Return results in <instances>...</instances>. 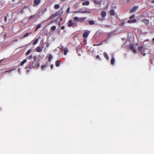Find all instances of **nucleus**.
Wrapping results in <instances>:
<instances>
[{"instance_id":"obj_1","label":"nucleus","mask_w":154,"mask_h":154,"mask_svg":"<svg viewBox=\"0 0 154 154\" xmlns=\"http://www.w3.org/2000/svg\"><path fill=\"white\" fill-rule=\"evenodd\" d=\"M86 18V17L79 18L77 17H74V19L75 21L83 22L85 20Z\"/></svg>"},{"instance_id":"obj_2","label":"nucleus","mask_w":154,"mask_h":154,"mask_svg":"<svg viewBox=\"0 0 154 154\" xmlns=\"http://www.w3.org/2000/svg\"><path fill=\"white\" fill-rule=\"evenodd\" d=\"M76 13H90L91 12L89 11H75V12Z\"/></svg>"},{"instance_id":"obj_3","label":"nucleus","mask_w":154,"mask_h":154,"mask_svg":"<svg viewBox=\"0 0 154 154\" xmlns=\"http://www.w3.org/2000/svg\"><path fill=\"white\" fill-rule=\"evenodd\" d=\"M130 48L131 50L135 53H137L135 48L132 45H130Z\"/></svg>"},{"instance_id":"obj_4","label":"nucleus","mask_w":154,"mask_h":154,"mask_svg":"<svg viewBox=\"0 0 154 154\" xmlns=\"http://www.w3.org/2000/svg\"><path fill=\"white\" fill-rule=\"evenodd\" d=\"M36 50L37 52H40L42 51V48L41 47L39 46L37 47L36 49Z\"/></svg>"},{"instance_id":"obj_5","label":"nucleus","mask_w":154,"mask_h":154,"mask_svg":"<svg viewBox=\"0 0 154 154\" xmlns=\"http://www.w3.org/2000/svg\"><path fill=\"white\" fill-rule=\"evenodd\" d=\"M129 23H133L136 22V20L135 19H130V20H128V21Z\"/></svg>"},{"instance_id":"obj_6","label":"nucleus","mask_w":154,"mask_h":154,"mask_svg":"<svg viewBox=\"0 0 154 154\" xmlns=\"http://www.w3.org/2000/svg\"><path fill=\"white\" fill-rule=\"evenodd\" d=\"M106 13L105 11H103L101 14V16L103 18H104L106 15Z\"/></svg>"},{"instance_id":"obj_7","label":"nucleus","mask_w":154,"mask_h":154,"mask_svg":"<svg viewBox=\"0 0 154 154\" xmlns=\"http://www.w3.org/2000/svg\"><path fill=\"white\" fill-rule=\"evenodd\" d=\"M73 24L72 23V21L71 20H70L68 21V26L69 27H71Z\"/></svg>"},{"instance_id":"obj_8","label":"nucleus","mask_w":154,"mask_h":154,"mask_svg":"<svg viewBox=\"0 0 154 154\" xmlns=\"http://www.w3.org/2000/svg\"><path fill=\"white\" fill-rule=\"evenodd\" d=\"M142 22L146 25H148L149 23V21L148 20L144 19L142 20Z\"/></svg>"},{"instance_id":"obj_9","label":"nucleus","mask_w":154,"mask_h":154,"mask_svg":"<svg viewBox=\"0 0 154 154\" xmlns=\"http://www.w3.org/2000/svg\"><path fill=\"white\" fill-rule=\"evenodd\" d=\"M55 64L57 66H59L60 65V61L59 60H57L55 62Z\"/></svg>"},{"instance_id":"obj_10","label":"nucleus","mask_w":154,"mask_h":154,"mask_svg":"<svg viewBox=\"0 0 154 154\" xmlns=\"http://www.w3.org/2000/svg\"><path fill=\"white\" fill-rule=\"evenodd\" d=\"M40 2V0H35L34 3L35 5H37L39 4Z\"/></svg>"},{"instance_id":"obj_11","label":"nucleus","mask_w":154,"mask_h":154,"mask_svg":"<svg viewBox=\"0 0 154 154\" xmlns=\"http://www.w3.org/2000/svg\"><path fill=\"white\" fill-rule=\"evenodd\" d=\"M89 4V2L88 1H86L82 3V5H88Z\"/></svg>"},{"instance_id":"obj_12","label":"nucleus","mask_w":154,"mask_h":154,"mask_svg":"<svg viewBox=\"0 0 154 154\" xmlns=\"http://www.w3.org/2000/svg\"><path fill=\"white\" fill-rule=\"evenodd\" d=\"M110 14L112 15H114L115 14V12L114 9H112L110 11Z\"/></svg>"},{"instance_id":"obj_13","label":"nucleus","mask_w":154,"mask_h":154,"mask_svg":"<svg viewBox=\"0 0 154 154\" xmlns=\"http://www.w3.org/2000/svg\"><path fill=\"white\" fill-rule=\"evenodd\" d=\"M88 34L89 33L88 32H85L83 34V37L84 38H87L88 36Z\"/></svg>"},{"instance_id":"obj_14","label":"nucleus","mask_w":154,"mask_h":154,"mask_svg":"<svg viewBox=\"0 0 154 154\" xmlns=\"http://www.w3.org/2000/svg\"><path fill=\"white\" fill-rule=\"evenodd\" d=\"M115 60L114 57H112V58L111 60V63L112 65H113L115 63Z\"/></svg>"},{"instance_id":"obj_15","label":"nucleus","mask_w":154,"mask_h":154,"mask_svg":"<svg viewBox=\"0 0 154 154\" xmlns=\"http://www.w3.org/2000/svg\"><path fill=\"white\" fill-rule=\"evenodd\" d=\"M53 58V56L51 54H50L49 55L48 61H50Z\"/></svg>"},{"instance_id":"obj_16","label":"nucleus","mask_w":154,"mask_h":154,"mask_svg":"<svg viewBox=\"0 0 154 154\" xmlns=\"http://www.w3.org/2000/svg\"><path fill=\"white\" fill-rule=\"evenodd\" d=\"M38 38H36L34 40L33 43V45H35L38 42Z\"/></svg>"},{"instance_id":"obj_17","label":"nucleus","mask_w":154,"mask_h":154,"mask_svg":"<svg viewBox=\"0 0 154 154\" xmlns=\"http://www.w3.org/2000/svg\"><path fill=\"white\" fill-rule=\"evenodd\" d=\"M63 51H64V54L65 55H66L67 54V52L68 51V50L67 48H65V49H64L63 50Z\"/></svg>"},{"instance_id":"obj_18","label":"nucleus","mask_w":154,"mask_h":154,"mask_svg":"<svg viewBox=\"0 0 154 154\" xmlns=\"http://www.w3.org/2000/svg\"><path fill=\"white\" fill-rule=\"evenodd\" d=\"M60 8V5L59 4H56L54 6V8L55 9H58Z\"/></svg>"},{"instance_id":"obj_19","label":"nucleus","mask_w":154,"mask_h":154,"mask_svg":"<svg viewBox=\"0 0 154 154\" xmlns=\"http://www.w3.org/2000/svg\"><path fill=\"white\" fill-rule=\"evenodd\" d=\"M137 7L135 6L131 10V11L132 12H134L136 11V10L137 9Z\"/></svg>"},{"instance_id":"obj_20","label":"nucleus","mask_w":154,"mask_h":154,"mask_svg":"<svg viewBox=\"0 0 154 154\" xmlns=\"http://www.w3.org/2000/svg\"><path fill=\"white\" fill-rule=\"evenodd\" d=\"M89 23L90 25H93L94 24L95 22L93 20H90L89 21Z\"/></svg>"},{"instance_id":"obj_21","label":"nucleus","mask_w":154,"mask_h":154,"mask_svg":"<svg viewBox=\"0 0 154 154\" xmlns=\"http://www.w3.org/2000/svg\"><path fill=\"white\" fill-rule=\"evenodd\" d=\"M31 34V32H30V33H26V34H25L23 36L24 37H26L27 36L29 35L30 34Z\"/></svg>"},{"instance_id":"obj_22","label":"nucleus","mask_w":154,"mask_h":154,"mask_svg":"<svg viewBox=\"0 0 154 154\" xmlns=\"http://www.w3.org/2000/svg\"><path fill=\"white\" fill-rule=\"evenodd\" d=\"M56 27L55 26H53L51 27V29L52 30H55L56 29Z\"/></svg>"},{"instance_id":"obj_23","label":"nucleus","mask_w":154,"mask_h":154,"mask_svg":"<svg viewBox=\"0 0 154 154\" xmlns=\"http://www.w3.org/2000/svg\"><path fill=\"white\" fill-rule=\"evenodd\" d=\"M31 50L30 49H29L27 51V52H26V56L28 55H29L31 52Z\"/></svg>"},{"instance_id":"obj_24","label":"nucleus","mask_w":154,"mask_h":154,"mask_svg":"<svg viewBox=\"0 0 154 154\" xmlns=\"http://www.w3.org/2000/svg\"><path fill=\"white\" fill-rule=\"evenodd\" d=\"M26 61L27 60L26 59L24 60L21 63V65H23L24 63L26 62Z\"/></svg>"},{"instance_id":"obj_25","label":"nucleus","mask_w":154,"mask_h":154,"mask_svg":"<svg viewBox=\"0 0 154 154\" xmlns=\"http://www.w3.org/2000/svg\"><path fill=\"white\" fill-rule=\"evenodd\" d=\"M104 55L105 57L107 58L108 60V55L107 53L106 52L104 53Z\"/></svg>"},{"instance_id":"obj_26","label":"nucleus","mask_w":154,"mask_h":154,"mask_svg":"<svg viewBox=\"0 0 154 154\" xmlns=\"http://www.w3.org/2000/svg\"><path fill=\"white\" fill-rule=\"evenodd\" d=\"M47 67L46 65H43L42 66V68L43 70H45Z\"/></svg>"},{"instance_id":"obj_27","label":"nucleus","mask_w":154,"mask_h":154,"mask_svg":"<svg viewBox=\"0 0 154 154\" xmlns=\"http://www.w3.org/2000/svg\"><path fill=\"white\" fill-rule=\"evenodd\" d=\"M138 48L139 50L141 51V50H142L143 49V47L142 46H139L138 47Z\"/></svg>"},{"instance_id":"obj_28","label":"nucleus","mask_w":154,"mask_h":154,"mask_svg":"<svg viewBox=\"0 0 154 154\" xmlns=\"http://www.w3.org/2000/svg\"><path fill=\"white\" fill-rule=\"evenodd\" d=\"M8 15L5 16V22L7 21V18L8 17Z\"/></svg>"},{"instance_id":"obj_29","label":"nucleus","mask_w":154,"mask_h":154,"mask_svg":"<svg viewBox=\"0 0 154 154\" xmlns=\"http://www.w3.org/2000/svg\"><path fill=\"white\" fill-rule=\"evenodd\" d=\"M36 17V16L35 15H31L30 16V17L29 18V20H30L32 18H35V17Z\"/></svg>"},{"instance_id":"obj_30","label":"nucleus","mask_w":154,"mask_h":154,"mask_svg":"<svg viewBox=\"0 0 154 154\" xmlns=\"http://www.w3.org/2000/svg\"><path fill=\"white\" fill-rule=\"evenodd\" d=\"M105 20L104 18H102L100 17H99L98 18V20H99L102 21V20Z\"/></svg>"},{"instance_id":"obj_31","label":"nucleus","mask_w":154,"mask_h":154,"mask_svg":"<svg viewBox=\"0 0 154 154\" xmlns=\"http://www.w3.org/2000/svg\"><path fill=\"white\" fill-rule=\"evenodd\" d=\"M41 26V25L40 24H39L38 25V26H37V29H38L39 28H40Z\"/></svg>"},{"instance_id":"obj_32","label":"nucleus","mask_w":154,"mask_h":154,"mask_svg":"<svg viewBox=\"0 0 154 154\" xmlns=\"http://www.w3.org/2000/svg\"><path fill=\"white\" fill-rule=\"evenodd\" d=\"M23 12H24L23 9H21L19 11V13H21V14H23Z\"/></svg>"},{"instance_id":"obj_33","label":"nucleus","mask_w":154,"mask_h":154,"mask_svg":"<svg viewBox=\"0 0 154 154\" xmlns=\"http://www.w3.org/2000/svg\"><path fill=\"white\" fill-rule=\"evenodd\" d=\"M135 17V15H132V16H131L130 17V19H131L132 18H133L134 17Z\"/></svg>"},{"instance_id":"obj_34","label":"nucleus","mask_w":154,"mask_h":154,"mask_svg":"<svg viewBox=\"0 0 154 154\" xmlns=\"http://www.w3.org/2000/svg\"><path fill=\"white\" fill-rule=\"evenodd\" d=\"M70 7H69L67 9V12H69V11L70 10Z\"/></svg>"},{"instance_id":"obj_35","label":"nucleus","mask_w":154,"mask_h":154,"mask_svg":"<svg viewBox=\"0 0 154 154\" xmlns=\"http://www.w3.org/2000/svg\"><path fill=\"white\" fill-rule=\"evenodd\" d=\"M96 58L97 59H100V57L98 55H97L96 57Z\"/></svg>"},{"instance_id":"obj_36","label":"nucleus","mask_w":154,"mask_h":154,"mask_svg":"<svg viewBox=\"0 0 154 154\" xmlns=\"http://www.w3.org/2000/svg\"><path fill=\"white\" fill-rule=\"evenodd\" d=\"M61 28L62 29H64L65 28L64 26H62Z\"/></svg>"},{"instance_id":"obj_37","label":"nucleus","mask_w":154,"mask_h":154,"mask_svg":"<svg viewBox=\"0 0 154 154\" xmlns=\"http://www.w3.org/2000/svg\"><path fill=\"white\" fill-rule=\"evenodd\" d=\"M32 56L30 55L29 56V58L30 59H31L32 58Z\"/></svg>"},{"instance_id":"obj_38","label":"nucleus","mask_w":154,"mask_h":154,"mask_svg":"<svg viewBox=\"0 0 154 154\" xmlns=\"http://www.w3.org/2000/svg\"><path fill=\"white\" fill-rule=\"evenodd\" d=\"M13 42H16L17 41V39H15L13 41Z\"/></svg>"},{"instance_id":"obj_39","label":"nucleus","mask_w":154,"mask_h":154,"mask_svg":"<svg viewBox=\"0 0 154 154\" xmlns=\"http://www.w3.org/2000/svg\"><path fill=\"white\" fill-rule=\"evenodd\" d=\"M54 66V65H51V69H53V68Z\"/></svg>"},{"instance_id":"obj_40","label":"nucleus","mask_w":154,"mask_h":154,"mask_svg":"<svg viewBox=\"0 0 154 154\" xmlns=\"http://www.w3.org/2000/svg\"><path fill=\"white\" fill-rule=\"evenodd\" d=\"M151 2L152 3H154V0H153L151 1Z\"/></svg>"},{"instance_id":"obj_41","label":"nucleus","mask_w":154,"mask_h":154,"mask_svg":"<svg viewBox=\"0 0 154 154\" xmlns=\"http://www.w3.org/2000/svg\"><path fill=\"white\" fill-rule=\"evenodd\" d=\"M98 45V44H94V46H95V45Z\"/></svg>"},{"instance_id":"obj_42","label":"nucleus","mask_w":154,"mask_h":154,"mask_svg":"<svg viewBox=\"0 0 154 154\" xmlns=\"http://www.w3.org/2000/svg\"><path fill=\"white\" fill-rule=\"evenodd\" d=\"M145 54H146V53H143V56H145Z\"/></svg>"},{"instance_id":"obj_43","label":"nucleus","mask_w":154,"mask_h":154,"mask_svg":"<svg viewBox=\"0 0 154 154\" xmlns=\"http://www.w3.org/2000/svg\"><path fill=\"white\" fill-rule=\"evenodd\" d=\"M42 48L43 49V48H44L43 45L42 46Z\"/></svg>"},{"instance_id":"obj_44","label":"nucleus","mask_w":154,"mask_h":154,"mask_svg":"<svg viewBox=\"0 0 154 154\" xmlns=\"http://www.w3.org/2000/svg\"><path fill=\"white\" fill-rule=\"evenodd\" d=\"M40 66V64H39V63H38V67H39V66Z\"/></svg>"},{"instance_id":"obj_45","label":"nucleus","mask_w":154,"mask_h":154,"mask_svg":"<svg viewBox=\"0 0 154 154\" xmlns=\"http://www.w3.org/2000/svg\"><path fill=\"white\" fill-rule=\"evenodd\" d=\"M62 20V18H60V21H61Z\"/></svg>"},{"instance_id":"obj_46","label":"nucleus","mask_w":154,"mask_h":154,"mask_svg":"<svg viewBox=\"0 0 154 154\" xmlns=\"http://www.w3.org/2000/svg\"><path fill=\"white\" fill-rule=\"evenodd\" d=\"M37 29H37V27H36V29L35 30V31H36L37 30Z\"/></svg>"},{"instance_id":"obj_47","label":"nucleus","mask_w":154,"mask_h":154,"mask_svg":"<svg viewBox=\"0 0 154 154\" xmlns=\"http://www.w3.org/2000/svg\"><path fill=\"white\" fill-rule=\"evenodd\" d=\"M47 47H48V46H49L48 45H48H47Z\"/></svg>"},{"instance_id":"obj_48","label":"nucleus","mask_w":154,"mask_h":154,"mask_svg":"<svg viewBox=\"0 0 154 154\" xmlns=\"http://www.w3.org/2000/svg\"><path fill=\"white\" fill-rule=\"evenodd\" d=\"M18 71L19 72H20V69H19V70H18Z\"/></svg>"},{"instance_id":"obj_49","label":"nucleus","mask_w":154,"mask_h":154,"mask_svg":"<svg viewBox=\"0 0 154 154\" xmlns=\"http://www.w3.org/2000/svg\"><path fill=\"white\" fill-rule=\"evenodd\" d=\"M108 39H106V41H107Z\"/></svg>"},{"instance_id":"obj_50","label":"nucleus","mask_w":154,"mask_h":154,"mask_svg":"<svg viewBox=\"0 0 154 154\" xmlns=\"http://www.w3.org/2000/svg\"><path fill=\"white\" fill-rule=\"evenodd\" d=\"M63 50L62 49L61 50V52H62V51H63Z\"/></svg>"},{"instance_id":"obj_51","label":"nucleus","mask_w":154,"mask_h":154,"mask_svg":"<svg viewBox=\"0 0 154 154\" xmlns=\"http://www.w3.org/2000/svg\"><path fill=\"white\" fill-rule=\"evenodd\" d=\"M153 41H154V38H153Z\"/></svg>"},{"instance_id":"obj_52","label":"nucleus","mask_w":154,"mask_h":154,"mask_svg":"<svg viewBox=\"0 0 154 154\" xmlns=\"http://www.w3.org/2000/svg\"><path fill=\"white\" fill-rule=\"evenodd\" d=\"M77 53L78 52V50H77Z\"/></svg>"},{"instance_id":"obj_53","label":"nucleus","mask_w":154,"mask_h":154,"mask_svg":"<svg viewBox=\"0 0 154 154\" xmlns=\"http://www.w3.org/2000/svg\"><path fill=\"white\" fill-rule=\"evenodd\" d=\"M5 37H6V35H5Z\"/></svg>"},{"instance_id":"obj_54","label":"nucleus","mask_w":154,"mask_h":154,"mask_svg":"<svg viewBox=\"0 0 154 154\" xmlns=\"http://www.w3.org/2000/svg\"><path fill=\"white\" fill-rule=\"evenodd\" d=\"M11 71H9V72H10Z\"/></svg>"}]
</instances>
